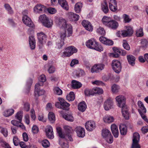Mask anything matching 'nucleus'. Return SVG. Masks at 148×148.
<instances>
[{
	"label": "nucleus",
	"instance_id": "24",
	"mask_svg": "<svg viewBox=\"0 0 148 148\" xmlns=\"http://www.w3.org/2000/svg\"><path fill=\"white\" fill-rule=\"evenodd\" d=\"M29 42L31 49H34L36 47V42L35 38L33 36H31L29 37Z\"/></svg>",
	"mask_w": 148,
	"mask_h": 148
},
{
	"label": "nucleus",
	"instance_id": "9",
	"mask_svg": "<svg viewBox=\"0 0 148 148\" xmlns=\"http://www.w3.org/2000/svg\"><path fill=\"white\" fill-rule=\"evenodd\" d=\"M85 127L87 130L89 131H91L95 129L96 125L94 121H88L86 123Z\"/></svg>",
	"mask_w": 148,
	"mask_h": 148
},
{
	"label": "nucleus",
	"instance_id": "57",
	"mask_svg": "<svg viewBox=\"0 0 148 148\" xmlns=\"http://www.w3.org/2000/svg\"><path fill=\"white\" fill-rule=\"evenodd\" d=\"M94 89L95 95L96 94H102L103 93V90L102 88H96Z\"/></svg>",
	"mask_w": 148,
	"mask_h": 148
},
{
	"label": "nucleus",
	"instance_id": "21",
	"mask_svg": "<svg viewBox=\"0 0 148 148\" xmlns=\"http://www.w3.org/2000/svg\"><path fill=\"white\" fill-rule=\"evenodd\" d=\"M113 50L114 52L110 53V56L114 58L119 57L121 53L119 49L116 48L114 47L113 48Z\"/></svg>",
	"mask_w": 148,
	"mask_h": 148
},
{
	"label": "nucleus",
	"instance_id": "49",
	"mask_svg": "<svg viewBox=\"0 0 148 148\" xmlns=\"http://www.w3.org/2000/svg\"><path fill=\"white\" fill-rule=\"evenodd\" d=\"M48 19L45 14L41 15L39 18V21L42 24Z\"/></svg>",
	"mask_w": 148,
	"mask_h": 148
},
{
	"label": "nucleus",
	"instance_id": "46",
	"mask_svg": "<svg viewBox=\"0 0 148 148\" xmlns=\"http://www.w3.org/2000/svg\"><path fill=\"white\" fill-rule=\"evenodd\" d=\"M64 128L65 130L66 135L71 134L73 132V130L72 128L68 126H64Z\"/></svg>",
	"mask_w": 148,
	"mask_h": 148
},
{
	"label": "nucleus",
	"instance_id": "48",
	"mask_svg": "<svg viewBox=\"0 0 148 148\" xmlns=\"http://www.w3.org/2000/svg\"><path fill=\"white\" fill-rule=\"evenodd\" d=\"M45 91L43 90H40V89L36 91H34V95L36 97L39 96L44 94Z\"/></svg>",
	"mask_w": 148,
	"mask_h": 148
},
{
	"label": "nucleus",
	"instance_id": "19",
	"mask_svg": "<svg viewBox=\"0 0 148 148\" xmlns=\"http://www.w3.org/2000/svg\"><path fill=\"white\" fill-rule=\"evenodd\" d=\"M138 104L139 108L138 109L139 114H141L143 113H146V109L142 102L140 101H139L138 102Z\"/></svg>",
	"mask_w": 148,
	"mask_h": 148
},
{
	"label": "nucleus",
	"instance_id": "4",
	"mask_svg": "<svg viewBox=\"0 0 148 148\" xmlns=\"http://www.w3.org/2000/svg\"><path fill=\"white\" fill-rule=\"evenodd\" d=\"M118 106L121 108L126 106L125 103L126 101V97L123 95H119L115 98Z\"/></svg>",
	"mask_w": 148,
	"mask_h": 148
},
{
	"label": "nucleus",
	"instance_id": "37",
	"mask_svg": "<svg viewBox=\"0 0 148 148\" xmlns=\"http://www.w3.org/2000/svg\"><path fill=\"white\" fill-rule=\"evenodd\" d=\"M49 120L51 123H53L55 121V117L54 114L52 112H49L48 115Z\"/></svg>",
	"mask_w": 148,
	"mask_h": 148
},
{
	"label": "nucleus",
	"instance_id": "40",
	"mask_svg": "<svg viewBox=\"0 0 148 148\" xmlns=\"http://www.w3.org/2000/svg\"><path fill=\"white\" fill-rule=\"evenodd\" d=\"M85 94L86 96H90V95H95L94 89L92 90L86 89L84 91Z\"/></svg>",
	"mask_w": 148,
	"mask_h": 148
},
{
	"label": "nucleus",
	"instance_id": "34",
	"mask_svg": "<svg viewBox=\"0 0 148 148\" xmlns=\"http://www.w3.org/2000/svg\"><path fill=\"white\" fill-rule=\"evenodd\" d=\"M111 20L110 17L105 16L102 19V22L104 25L107 27Z\"/></svg>",
	"mask_w": 148,
	"mask_h": 148
},
{
	"label": "nucleus",
	"instance_id": "18",
	"mask_svg": "<svg viewBox=\"0 0 148 148\" xmlns=\"http://www.w3.org/2000/svg\"><path fill=\"white\" fill-rule=\"evenodd\" d=\"M112 133L115 138H117L119 136V131L118 127L115 124H112L111 126Z\"/></svg>",
	"mask_w": 148,
	"mask_h": 148
},
{
	"label": "nucleus",
	"instance_id": "53",
	"mask_svg": "<svg viewBox=\"0 0 148 148\" xmlns=\"http://www.w3.org/2000/svg\"><path fill=\"white\" fill-rule=\"evenodd\" d=\"M97 32L99 34L101 35H104L106 33L104 29L102 27H100L97 29Z\"/></svg>",
	"mask_w": 148,
	"mask_h": 148
},
{
	"label": "nucleus",
	"instance_id": "1",
	"mask_svg": "<svg viewBox=\"0 0 148 148\" xmlns=\"http://www.w3.org/2000/svg\"><path fill=\"white\" fill-rule=\"evenodd\" d=\"M58 25L60 28L67 30L68 34V36H70L72 34V26L70 24H68L65 19L62 18H59L58 20Z\"/></svg>",
	"mask_w": 148,
	"mask_h": 148
},
{
	"label": "nucleus",
	"instance_id": "22",
	"mask_svg": "<svg viewBox=\"0 0 148 148\" xmlns=\"http://www.w3.org/2000/svg\"><path fill=\"white\" fill-rule=\"evenodd\" d=\"M127 59L129 64L133 66L135 64L136 58L135 57L131 55L127 56Z\"/></svg>",
	"mask_w": 148,
	"mask_h": 148
},
{
	"label": "nucleus",
	"instance_id": "30",
	"mask_svg": "<svg viewBox=\"0 0 148 148\" xmlns=\"http://www.w3.org/2000/svg\"><path fill=\"white\" fill-rule=\"evenodd\" d=\"M101 8L102 10L105 14L107 13L109 11L108 4L106 1H104L101 4Z\"/></svg>",
	"mask_w": 148,
	"mask_h": 148
},
{
	"label": "nucleus",
	"instance_id": "12",
	"mask_svg": "<svg viewBox=\"0 0 148 148\" xmlns=\"http://www.w3.org/2000/svg\"><path fill=\"white\" fill-rule=\"evenodd\" d=\"M75 130L78 137L83 138L85 136V130L83 127L80 126L77 127Z\"/></svg>",
	"mask_w": 148,
	"mask_h": 148
},
{
	"label": "nucleus",
	"instance_id": "52",
	"mask_svg": "<svg viewBox=\"0 0 148 148\" xmlns=\"http://www.w3.org/2000/svg\"><path fill=\"white\" fill-rule=\"evenodd\" d=\"M0 132L5 137H6L8 136V132L6 128L3 127L1 128Z\"/></svg>",
	"mask_w": 148,
	"mask_h": 148
},
{
	"label": "nucleus",
	"instance_id": "3",
	"mask_svg": "<svg viewBox=\"0 0 148 148\" xmlns=\"http://www.w3.org/2000/svg\"><path fill=\"white\" fill-rule=\"evenodd\" d=\"M65 51L63 52V54L62 55V57H69L74 53H76L77 51V49L73 46H70L66 47L65 49Z\"/></svg>",
	"mask_w": 148,
	"mask_h": 148
},
{
	"label": "nucleus",
	"instance_id": "26",
	"mask_svg": "<svg viewBox=\"0 0 148 148\" xmlns=\"http://www.w3.org/2000/svg\"><path fill=\"white\" fill-rule=\"evenodd\" d=\"M69 18L72 21H77L79 19V16L73 12H70L69 14Z\"/></svg>",
	"mask_w": 148,
	"mask_h": 148
},
{
	"label": "nucleus",
	"instance_id": "14",
	"mask_svg": "<svg viewBox=\"0 0 148 148\" xmlns=\"http://www.w3.org/2000/svg\"><path fill=\"white\" fill-rule=\"evenodd\" d=\"M82 24L85 29L90 32H92L93 30V27L90 23L88 21L83 20L82 22Z\"/></svg>",
	"mask_w": 148,
	"mask_h": 148
},
{
	"label": "nucleus",
	"instance_id": "33",
	"mask_svg": "<svg viewBox=\"0 0 148 148\" xmlns=\"http://www.w3.org/2000/svg\"><path fill=\"white\" fill-rule=\"evenodd\" d=\"M110 131L107 129H103L102 130V135L105 138H106L111 135Z\"/></svg>",
	"mask_w": 148,
	"mask_h": 148
},
{
	"label": "nucleus",
	"instance_id": "47",
	"mask_svg": "<svg viewBox=\"0 0 148 148\" xmlns=\"http://www.w3.org/2000/svg\"><path fill=\"white\" fill-rule=\"evenodd\" d=\"M14 112V110L13 109H9L4 112V115L6 117H8L13 114Z\"/></svg>",
	"mask_w": 148,
	"mask_h": 148
},
{
	"label": "nucleus",
	"instance_id": "29",
	"mask_svg": "<svg viewBox=\"0 0 148 148\" xmlns=\"http://www.w3.org/2000/svg\"><path fill=\"white\" fill-rule=\"evenodd\" d=\"M58 3L63 9L66 10H68V6L65 0H58Z\"/></svg>",
	"mask_w": 148,
	"mask_h": 148
},
{
	"label": "nucleus",
	"instance_id": "61",
	"mask_svg": "<svg viewBox=\"0 0 148 148\" xmlns=\"http://www.w3.org/2000/svg\"><path fill=\"white\" fill-rule=\"evenodd\" d=\"M13 143L14 145L17 146L19 143V140L18 138L16 136L14 137L13 138Z\"/></svg>",
	"mask_w": 148,
	"mask_h": 148
},
{
	"label": "nucleus",
	"instance_id": "58",
	"mask_svg": "<svg viewBox=\"0 0 148 148\" xmlns=\"http://www.w3.org/2000/svg\"><path fill=\"white\" fill-rule=\"evenodd\" d=\"M136 35L138 37H142L143 35V29L142 28H140L139 30L137 31Z\"/></svg>",
	"mask_w": 148,
	"mask_h": 148
},
{
	"label": "nucleus",
	"instance_id": "54",
	"mask_svg": "<svg viewBox=\"0 0 148 148\" xmlns=\"http://www.w3.org/2000/svg\"><path fill=\"white\" fill-rule=\"evenodd\" d=\"M42 145L44 147L47 148L49 147L50 143L47 140H44L41 142Z\"/></svg>",
	"mask_w": 148,
	"mask_h": 148
},
{
	"label": "nucleus",
	"instance_id": "6",
	"mask_svg": "<svg viewBox=\"0 0 148 148\" xmlns=\"http://www.w3.org/2000/svg\"><path fill=\"white\" fill-rule=\"evenodd\" d=\"M105 67V65L103 64L100 63L95 64L91 68V72L93 73H98L103 70Z\"/></svg>",
	"mask_w": 148,
	"mask_h": 148
},
{
	"label": "nucleus",
	"instance_id": "8",
	"mask_svg": "<svg viewBox=\"0 0 148 148\" xmlns=\"http://www.w3.org/2000/svg\"><path fill=\"white\" fill-rule=\"evenodd\" d=\"M108 3L109 8L112 11L114 12L117 10V5L116 0H109Z\"/></svg>",
	"mask_w": 148,
	"mask_h": 148
},
{
	"label": "nucleus",
	"instance_id": "63",
	"mask_svg": "<svg viewBox=\"0 0 148 148\" xmlns=\"http://www.w3.org/2000/svg\"><path fill=\"white\" fill-rule=\"evenodd\" d=\"M48 12L51 14H53L56 12V9L53 8H49L47 9Z\"/></svg>",
	"mask_w": 148,
	"mask_h": 148
},
{
	"label": "nucleus",
	"instance_id": "55",
	"mask_svg": "<svg viewBox=\"0 0 148 148\" xmlns=\"http://www.w3.org/2000/svg\"><path fill=\"white\" fill-rule=\"evenodd\" d=\"M123 45L124 48L127 50L130 49V47L127 41L125 40H123Z\"/></svg>",
	"mask_w": 148,
	"mask_h": 148
},
{
	"label": "nucleus",
	"instance_id": "38",
	"mask_svg": "<svg viewBox=\"0 0 148 148\" xmlns=\"http://www.w3.org/2000/svg\"><path fill=\"white\" fill-rule=\"evenodd\" d=\"M63 117L65 120L71 122L73 121L74 120L73 116L70 114H64L63 115Z\"/></svg>",
	"mask_w": 148,
	"mask_h": 148
},
{
	"label": "nucleus",
	"instance_id": "10",
	"mask_svg": "<svg viewBox=\"0 0 148 148\" xmlns=\"http://www.w3.org/2000/svg\"><path fill=\"white\" fill-rule=\"evenodd\" d=\"M46 135L47 137L51 139H53L54 137L53 128L50 125L47 127L45 130Z\"/></svg>",
	"mask_w": 148,
	"mask_h": 148
},
{
	"label": "nucleus",
	"instance_id": "31",
	"mask_svg": "<svg viewBox=\"0 0 148 148\" xmlns=\"http://www.w3.org/2000/svg\"><path fill=\"white\" fill-rule=\"evenodd\" d=\"M103 121L106 123H110L113 122L114 121V117L110 115L105 116L103 118Z\"/></svg>",
	"mask_w": 148,
	"mask_h": 148
},
{
	"label": "nucleus",
	"instance_id": "60",
	"mask_svg": "<svg viewBox=\"0 0 148 148\" xmlns=\"http://www.w3.org/2000/svg\"><path fill=\"white\" fill-rule=\"evenodd\" d=\"M141 44L143 47H146L148 45V42L147 40L143 39L141 40Z\"/></svg>",
	"mask_w": 148,
	"mask_h": 148
},
{
	"label": "nucleus",
	"instance_id": "35",
	"mask_svg": "<svg viewBox=\"0 0 148 148\" xmlns=\"http://www.w3.org/2000/svg\"><path fill=\"white\" fill-rule=\"evenodd\" d=\"M140 139V135L137 132H135L133 134L132 142L138 143Z\"/></svg>",
	"mask_w": 148,
	"mask_h": 148
},
{
	"label": "nucleus",
	"instance_id": "50",
	"mask_svg": "<svg viewBox=\"0 0 148 148\" xmlns=\"http://www.w3.org/2000/svg\"><path fill=\"white\" fill-rule=\"evenodd\" d=\"M57 130L58 135L59 137L62 138H64L65 137V135L63 134L62 132L61 128L60 127H58L57 128Z\"/></svg>",
	"mask_w": 148,
	"mask_h": 148
},
{
	"label": "nucleus",
	"instance_id": "5",
	"mask_svg": "<svg viewBox=\"0 0 148 148\" xmlns=\"http://www.w3.org/2000/svg\"><path fill=\"white\" fill-rule=\"evenodd\" d=\"M112 67L113 70L116 73H119L121 71V63L118 60H113L112 62Z\"/></svg>",
	"mask_w": 148,
	"mask_h": 148
},
{
	"label": "nucleus",
	"instance_id": "41",
	"mask_svg": "<svg viewBox=\"0 0 148 148\" xmlns=\"http://www.w3.org/2000/svg\"><path fill=\"white\" fill-rule=\"evenodd\" d=\"M53 90L55 94L60 95L62 94V90L58 87H55L53 88Z\"/></svg>",
	"mask_w": 148,
	"mask_h": 148
},
{
	"label": "nucleus",
	"instance_id": "25",
	"mask_svg": "<svg viewBox=\"0 0 148 148\" xmlns=\"http://www.w3.org/2000/svg\"><path fill=\"white\" fill-rule=\"evenodd\" d=\"M87 108L85 103L83 101L80 102L78 105V110L82 112H84Z\"/></svg>",
	"mask_w": 148,
	"mask_h": 148
},
{
	"label": "nucleus",
	"instance_id": "45",
	"mask_svg": "<svg viewBox=\"0 0 148 148\" xmlns=\"http://www.w3.org/2000/svg\"><path fill=\"white\" fill-rule=\"evenodd\" d=\"M65 31L61 32L60 34V36L61 40H63L64 41L65 38H66V36L68 37V34L67 32V30L64 29Z\"/></svg>",
	"mask_w": 148,
	"mask_h": 148
},
{
	"label": "nucleus",
	"instance_id": "39",
	"mask_svg": "<svg viewBox=\"0 0 148 148\" xmlns=\"http://www.w3.org/2000/svg\"><path fill=\"white\" fill-rule=\"evenodd\" d=\"M82 7V3H78L75 5V10L76 13H79L81 11Z\"/></svg>",
	"mask_w": 148,
	"mask_h": 148
},
{
	"label": "nucleus",
	"instance_id": "15",
	"mask_svg": "<svg viewBox=\"0 0 148 148\" xmlns=\"http://www.w3.org/2000/svg\"><path fill=\"white\" fill-rule=\"evenodd\" d=\"M46 8L43 5L40 4L36 5L34 8V11L36 13H40L42 11H45L46 10Z\"/></svg>",
	"mask_w": 148,
	"mask_h": 148
},
{
	"label": "nucleus",
	"instance_id": "64",
	"mask_svg": "<svg viewBox=\"0 0 148 148\" xmlns=\"http://www.w3.org/2000/svg\"><path fill=\"white\" fill-rule=\"evenodd\" d=\"M131 148H140V146L138 144V143L132 142Z\"/></svg>",
	"mask_w": 148,
	"mask_h": 148
},
{
	"label": "nucleus",
	"instance_id": "2",
	"mask_svg": "<svg viewBox=\"0 0 148 148\" xmlns=\"http://www.w3.org/2000/svg\"><path fill=\"white\" fill-rule=\"evenodd\" d=\"M86 45L89 48L94 49L100 52L103 50L102 47L98 44L95 39L93 38L87 40L86 42Z\"/></svg>",
	"mask_w": 148,
	"mask_h": 148
},
{
	"label": "nucleus",
	"instance_id": "44",
	"mask_svg": "<svg viewBox=\"0 0 148 148\" xmlns=\"http://www.w3.org/2000/svg\"><path fill=\"white\" fill-rule=\"evenodd\" d=\"M66 99L69 101H73L75 98V95L74 92H71L69 95H67L66 96Z\"/></svg>",
	"mask_w": 148,
	"mask_h": 148
},
{
	"label": "nucleus",
	"instance_id": "56",
	"mask_svg": "<svg viewBox=\"0 0 148 148\" xmlns=\"http://www.w3.org/2000/svg\"><path fill=\"white\" fill-rule=\"evenodd\" d=\"M4 6L8 12L9 13L12 14L13 13V12L12 8L9 4H5L4 5Z\"/></svg>",
	"mask_w": 148,
	"mask_h": 148
},
{
	"label": "nucleus",
	"instance_id": "42",
	"mask_svg": "<svg viewBox=\"0 0 148 148\" xmlns=\"http://www.w3.org/2000/svg\"><path fill=\"white\" fill-rule=\"evenodd\" d=\"M64 44V42L63 40H58L56 42V47L58 49H61Z\"/></svg>",
	"mask_w": 148,
	"mask_h": 148
},
{
	"label": "nucleus",
	"instance_id": "28",
	"mask_svg": "<svg viewBox=\"0 0 148 148\" xmlns=\"http://www.w3.org/2000/svg\"><path fill=\"white\" fill-rule=\"evenodd\" d=\"M38 42H45L46 38L45 35L43 32H41L37 34Z\"/></svg>",
	"mask_w": 148,
	"mask_h": 148
},
{
	"label": "nucleus",
	"instance_id": "7",
	"mask_svg": "<svg viewBox=\"0 0 148 148\" xmlns=\"http://www.w3.org/2000/svg\"><path fill=\"white\" fill-rule=\"evenodd\" d=\"M126 30L121 31V35L123 37L130 36L133 33V31L132 27L130 26H126Z\"/></svg>",
	"mask_w": 148,
	"mask_h": 148
},
{
	"label": "nucleus",
	"instance_id": "32",
	"mask_svg": "<svg viewBox=\"0 0 148 148\" xmlns=\"http://www.w3.org/2000/svg\"><path fill=\"white\" fill-rule=\"evenodd\" d=\"M119 129L120 133L122 135H125L126 134L127 128L125 125L121 124L120 125Z\"/></svg>",
	"mask_w": 148,
	"mask_h": 148
},
{
	"label": "nucleus",
	"instance_id": "17",
	"mask_svg": "<svg viewBox=\"0 0 148 148\" xmlns=\"http://www.w3.org/2000/svg\"><path fill=\"white\" fill-rule=\"evenodd\" d=\"M58 99L61 103V109L64 110H68V108L70 106V104L66 102L64 99L62 98H59Z\"/></svg>",
	"mask_w": 148,
	"mask_h": 148
},
{
	"label": "nucleus",
	"instance_id": "27",
	"mask_svg": "<svg viewBox=\"0 0 148 148\" xmlns=\"http://www.w3.org/2000/svg\"><path fill=\"white\" fill-rule=\"evenodd\" d=\"M82 84L79 82L75 80H73L72 82V87L74 89H77L80 88Z\"/></svg>",
	"mask_w": 148,
	"mask_h": 148
},
{
	"label": "nucleus",
	"instance_id": "59",
	"mask_svg": "<svg viewBox=\"0 0 148 148\" xmlns=\"http://www.w3.org/2000/svg\"><path fill=\"white\" fill-rule=\"evenodd\" d=\"M123 18L125 23H129L131 20V19L130 18L129 16L125 14L123 15Z\"/></svg>",
	"mask_w": 148,
	"mask_h": 148
},
{
	"label": "nucleus",
	"instance_id": "23",
	"mask_svg": "<svg viewBox=\"0 0 148 148\" xmlns=\"http://www.w3.org/2000/svg\"><path fill=\"white\" fill-rule=\"evenodd\" d=\"M121 110L122 115L123 117L126 119L129 118V113L128 112V109L127 106L121 108Z\"/></svg>",
	"mask_w": 148,
	"mask_h": 148
},
{
	"label": "nucleus",
	"instance_id": "62",
	"mask_svg": "<svg viewBox=\"0 0 148 148\" xmlns=\"http://www.w3.org/2000/svg\"><path fill=\"white\" fill-rule=\"evenodd\" d=\"M92 83L93 84H96L99 86L104 85V83L102 81L99 80H95L92 82Z\"/></svg>",
	"mask_w": 148,
	"mask_h": 148
},
{
	"label": "nucleus",
	"instance_id": "20",
	"mask_svg": "<svg viewBox=\"0 0 148 148\" xmlns=\"http://www.w3.org/2000/svg\"><path fill=\"white\" fill-rule=\"evenodd\" d=\"M119 26V24L117 22L114 20H111L109 24L108 27L113 29H116Z\"/></svg>",
	"mask_w": 148,
	"mask_h": 148
},
{
	"label": "nucleus",
	"instance_id": "43",
	"mask_svg": "<svg viewBox=\"0 0 148 148\" xmlns=\"http://www.w3.org/2000/svg\"><path fill=\"white\" fill-rule=\"evenodd\" d=\"M120 89L119 86L116 84H114L111 87V90L114 93H116L119 92Z\"/></svg>",
	"mask_w": 148,
	"mask_h": 148
},
{
	"label": "nucleus",
	"instance_id": "11",
	"mask_svg": "<svg viewBox=\"0 0 148 148\" xmlns=\"http://www.w3.org/2000/svg\"><path fill=\"white\" fill-rule=\"evenodd\" d=\"M23 23L27 26L30 27H33L34 24L31 19L27 15L23 16Z\"/></svg>",
	"mask_w": 148,
	"mask_h": 148
},
{
	"label": "nucleus",
	"instance_id": "36",
	"mask_svg": "<svg viewBox=\"0 0 148 148\" xmlns=\"http://www.w3.org/2000/svg\"><path fill=\"white\" fill-rule=\"evenodd\" d=\"M42 25L46 27L50 28L53 25V21L51 19H48L42 23Z\"/></svg>",
	"mask_w": 148,
	"mask_h": 148
},
{
	"label": "nucleus",
	"instance_id": "13",
	"mask_svg": "<svg viewBox=\"0 0 148 148\" xmlns=\"http://www.w3.org/2000/svg\"><path fill=\"white\" fill-rule=\"evenodd\" d=\"M113 102L112 99L109 98L105 102L104 104V107L106 110H109L111 108L113 105Z\"/></svg>",
	"mask_w": 148,
	"mask_h": 148
},
{
	"label": "nucleus",
	"instance_id": "16",
	"mask_svg": "<svg viewBox=\"0 0 148 148\" xmlns=\"http://www.w3.org/2000/svg\"><path fill=\"white\" fill-rule=\"evenodd\" d=\"M100 41L102 43L108 45H112L113 44V42L112 40L108 39L103 36L99 38Z\"/></svg>",
	"mask_w": 148,
	"mask_h": 148
},
{
	"label": "nucleus",
	"instance_id": "51",
	"mask_svg": "<svg viewBox=\"0 0 148 148\" xmlns=\"http://www.w3.org/2000/svg\"><path fill=\"white\" fill-rule=\"evenodd\" d=\"M23 112L21 111L17 112L15 116L16 119L20 121H22V119L23 116Z\"/></svg>",
	"mask_w": 148,
	"mask_h": 148
}]
</instances>
